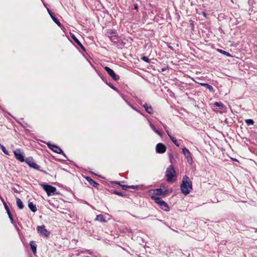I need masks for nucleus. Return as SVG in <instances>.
I'll list each match as a JSON object with an SVG mask.
<instances>
[{
	"label": "nucleus",
	"mask_w": 257,
	"mask_h": 257,
	"mask_svg": "<svg viewBox=\"0 0 257 257\" xmlns=\"http://www.w3.org/2000/svg\"><path fill=\"white\" fill-rule=\"evenodd\" d=\"M180 188L181 192L185 195L189 194L192 190V181L187 176H185L183 178Z\"/></svg>",
	"instance_id": "obj_1"
},
{
	"label": "nucleus",
	"mask_w": 257,
	"mask_h": 257,
	"mask_svg": "<svg viewBox=\"0 0 257 257\" xmlns=\"http://www.w3.org/2000/svg\"><path fill=\"white\" fill-rule=\"evenodd\" d=\"M166 176L168 182H173L175 181L176 178V172L172 165L169 166L167 169Z\"/></svg>",
	"instance_id": "obj_2"
},
{
	"label": "nucleus",
	"mask_w": 257,
	"mask_h": 257,
	"mask_svg": "<svg viewBox=\"0 0 257 257\" xmlns=\"http://www.w3.org/2000/svg\"><path fill=\"white\" fill-rule=\"evenodd\" d=\"M152 198L155 201V203L159 205L162 209L166 211L169 210V207L168 204L160 197L153 196Z\"/></svg>",
	"instance_id": "obj_3"
},
{
	"label": "nucleus",
	"mask_w": 257,
	"mask_h": 257,
	"mask_svg": "<svg viewBox=\"0 0 257 257\" xmlns=\"http://www.w3.org/2000/svg\"><path fill=\"white\" fill-rule=\"evenodd\" d=\"M41 186L43 189L46 192L48 196L55 194L57 190L55 187L46 184H42Z\"/></svg>",
	"instance_id": "obj_4"
},
{
	"label": "nucleus",
	"mask_w": 257,
	"mask_h": 257,
	"mask_svg": "<svg viewBox=\"0 0 257 257\" xmlns=\"http://www.w3.org/2000/svg\"><path fill=\"white\" fill-rule=\"evenodd\" d=\"M16 159L21 162H25L23 151L20 149H17L14 151Z\"/></svg>",
	"instance_id": "obj_5"
},
{
	"label": "nucleus",
	"mask_w": 257,
	"mask_h": 257,
	"mask_svg": "<svg viewBox=\"0 0 257 257\" xmlns=\"http://www.w3.org/2000/svg\"><path fill=\"white\" fill-rule=\"evenodd\" d=\"M25 162L29 166L35 170L41 171L40 169V166L36 163L32 157H29L25 159Z\"/></svg>",
	"instance_id": "obj_6"
},
{
	"label": "nucleus",
	"mask_w": 257,
	"mask_h": 257,
	"mask_svg": "<svg viewBox=\"0 0 257 257\" xmlns=\"http://www.w3.org/2000/svg\"><path fill=\"white\" fill-rule=\"evenodd\" d=\"M48 148L52 150L53 152L60 154H62L64 156H65V154L62 151V149L57 146L55 145L51 144L50 143H48L47 144Z\"/></svg>",
	"instance_id": "obj_7"
},
{
	"label": "nucleus",
	"mask_w": 257,
	"mask_h": 257,
	"mask_svg": "<svg viewBox=\"0 0 257 257\" xmlns=\"http://www.w3.org/2000/svg\"><path fill=\"white\" fill-rule=\"evenodd\" d=\"M182 153L184 154V155L185 156L187 162L190 164H191L193 162L192 158L191 156V154L190 152L189 151L188 149H187L186 148H184L182 149Z\"/></svg>",
	"instance_id": "obj_8"
},
{
	"label": "nucleus",
	"mask_w": 257,
	"mask_h": 257,
	"mask_svg": "<svg viewBox=\"0 0 257 257\" xmlns=\"http://www.w3.org/2000/svg\"><path fill=\"white\" fill-rule=\"evenodd\" d=\"M37 230L43 236L48 237L50 234V232L45 229L44 225L38 226Z\"/></svg>",
	"instance_id": "obj_9"
},
{
	"label": "nucleus",
	"mask_w": 257,
	"mask_h": 257,
	"mask_svg": "<svg viewBox=\"0 0 257 257\" xmlns=\"http://www.w3.org/2000/svg\"><path fill=\"white\" fill-rule=\"evenodd\" d=\"M105 70L109 74V75L114 80H117L119 79V77L115 74L112 69L107 66L104 67Z\"/></svg>",
	"instance_id": "obj_10"
},
{
	"label": "nucleus",
	"mask_w": 257,
	"mask_h": 257,
	"mask_svg": "<svg viewBox=\"0 0 257 257\" xmlns=\"http://www.w3.org/2000/svg\"><path fill=\"white\" fill-rule=\"evenodd\" d=\"M168 191L166 190L165 191H163L161 188H158L154 190H152L151 191V193L152 194V196H154L157 197L156 196L158 195H165L167 193Z\"/></svg>",
	"instance_id": "obj_11"
},
{
	"label": "nucleus",
	"mask_w": 257,
	"mask_h": 257,
	"mask_svg": "<svg viewBox=\"0 0 257 257\" xmlns=\"http://www.w3.org/2000/svg\"><path fill=\"white\" fill-rule=\"evenodd\" d=\"M156 150L158 153L162 154L166 152V147L164 144L159 143L156 145Z\"/></svg>",
	"instance_id": "obj_12"
},
{
	"label": "nucleus",
	"mask_w": 257,
	"mask_h": 257,
	"mask_svg": "<svg viewBox=\"0 0 257 257\" xmlns=\"http://www.w3.org/2000/svg\"><path fill=\"white\" fill-rule=\"evenodd\" d=\"M48 10V12L50 15V16H51V18L52 19V20H53V21L59 27H60L61 26V23H60L59 21L58 20L57 18H56L54 14L52 13V12H51L50 10H49V9L47 10Z\"/></svg>",
	"instance_id": "obj_13"
},
{
	"label": "nucleus",
	"mask_w": 257,
	"mask_h": 257,
	"mask_svg": "<svg viewBox=\"0 0 257 257\" xmlns=\"http://www.w3.org/2000/svg\"><path fill=\"white\" fill-rule=\"evenodd\" d=\"M86 180L90 183V185H91L94 187H97V186L99 185L98 183L95 182L94 180H93L91 178L89 177H86Z\"/></svg>",
	"instance_id": "obj_14"
},
{
	"label": "nucleus",
	"mask_w": 257,
	"mask_h": 257,
	"mask_svg": "<svg viewBox=\"0 0 257 257\" xmlns=\"http://www.w3.org/2000/svg\"><path fill=\"white\" fill-rule=\"evenodd\" d=\"M146 111L149 114H152L153 113V109L151 105H148L147 104L143 105Z\"/></svg>",
	"instance_id": "obj_15"
},
{
	"label": "nucleus",
	"mask_w": 257,
	"mask_h": 257,
	"mask_svg": "<svg viewBox=\"0 0 257 257\" xmlns=\"http://www.w3.org/2000/svg\"><path fill=\"white\" fill-rule=\"evenodd\" d=\"M201 86L205 87L207 89H208L210 92H214V88L211 85H209L207 83H199Z\"/></svg>",
	"instance_id": "obj_16"
},
{
	"label": "nucleus",
	"mask_w": 257,
	"mask_h": 257,
	"mask_svg": "<svg viewBox=\"0 0 257 257\" xmlns=\"http://www.w3.org/2000/svg\"><path fill=\"white\" fill-rule=\"evenodd\" d=\"M95 221H98L101 222H106V220L104 216L101 214L97 215L95 219Z\"/></svg>",
	"instance_id": "obj_17"
},
{
	"label": "nucleus",
	"mask_w": 257,
	"mask_h": 257,
	"mask_svg": "<svg viewBox=\"0 0 257 257\" xmlns=\"http://www.w3.org/2000/svg\"><path fill=\"white\" fill-rule=\"evenodd\" d=\"M115 33L114 31H112L110 33V35L109 36L110 40L114 43H116L117 41V39L115 37L114 35Z\"/></svg>",
	"instance_id": "obj_18"
},
{
	"label": "nucleus",
	"mask_w": 257,
	"mask_h": 257,
	"mask_svg": "<svg viewBox=\"0 0 257 257\" xmlns=\"http://www.w3.org/2000/svg\"><path fill=\"white\" fill-rule=\"evenodd\" d=\"M28 207L30 209V210L33 212H35L37 211L36 206L35 204H34L32 202H29Z\"/></svg>",
	"instance_id": "obj_19"
},
{
	"label": "nucleus",
	"mask_w": 257,
	"mask_h": 257,
	"mask_svg": "<svg viewBox=\"0 0 257 257\" xmlns=\"http://www.w3.org/2000/svg\"><path fill=\"white\" fill-rule=\"evenodd\" d=\"M16 203H17V205L18 207L20 209H23L24 205H23V203L22 201H21V200L20 198H17Z\"/></svg>",
	"instance_id": "obj_20"
},
{
	"label": "nucleus",
	"mask_w": 257,
	"mask_h": 257,
	"mask_svg": "<svg viewBox=\"0 0 257 257\" xmlns=\"http://www.w3.org/2000/svg\"><path fill=\"white\" fill-rule=\"evenodd\" d=\"M32 250L34 253H36L37 251V245L34 241H31L30 243Z\"/></svg>",
	"instance_id": "obj_21"
},
{
	"label": "nucleus",
	"mask_w": 257,
	"mask_h": 257,
	"mask_svg": "<svg viewBox=\"0 0 257 257\" xmlns=\"http://www.w3.org/2000/svg\"><path fill=\"white\" fill-rule=\"evenodd\" d=\"M72 38L73 39V40L78 44L81 48H82L84 51H85V48L84 46L82 45V44L80 42V41L76 38V37L73 35L72 36Z\"/></svg>",
	"instance_id": "obj_22"
},
{
	"label": "nucleus",
	"mask_w": 257,
	"mask_h": 257,
	"mask_svg": "<svg viewBox=\"0 0 257 257\" xmlns=\"http://www.w3.org/2000/svg\"><path fill=\"white\" fill-rule=\"evenodd\" d=\"M170 138L171 140V141L173 142V143L177 147L179 146V144L178 143L177 140L176 139V138L172 136H170Z\"/></svg>",
	"instance_id": "obj_23"
},
{
	"label": "nucleus",
	"mask_w": 257,
	"mask_h": 257,
	"mask_svg": "<svg viewBox=\"0 0 257 257\" xmlns=\"http://www.w3.org/2000/svg\"><path fill=\"white\" fill-rule=\"evenodd\" d=\"M218 51H219L220 53L225 55V56H230V54L226 52V51H225L223 50H221V49H218Z\"/></svg>",
	"instance_id": "obj_24"
},
{
	"label": "nucleus",
	"mask_w": 257,
	"mask_h": 257,
	"mask_svg": "<svg viewBox=\"0 0 257 257\" xmlns=\"http://www.w3.org/2000/svg\"><path fill=\"white\" fill-rule=\"evenodd\" d=\"M245 123L248 125H252L254 123V121L252 119H246L245 120Z\"/></svg>",
	"instance_id": "obj_25"
},
{
	"label": "nucleus",
	"mask_w": 257,
	"mask_h": 257,
	"mask_svg": "<svg viewBox=\"0 0 257 257\" xmlns=\"http://www.w3.org/2000/svg\"><path fill=\"white\" fill-rule=\"evenodd\" d=\"M0 147H1V148L2 149V150L3 151V152L6 155H9V153H8V151L7 150V149H6V148L2 145H1L0 144Z\"/></svg>",
	"instance_id": "obj_26"
},
{
	"label": "nucleus",
	"mask_w": 257,
	"mask_h": 257,
	"mask_svg": "<svg viewBox=\"0 0 257 257\" xmlns=\"http://www.w3.org/2000/svg\"><path fill=\"white\" fill-rule=\"evenodd\" d=\"M1 199L2 201L3 202V204L4 205L5 209L6 210L7 212H8V211H10V209H9V207L8 206V205L6 204V203L5 202H4V201L3 200V199L1 197Z\"/></svg>",
	"instance_id": "obj_27"
},
{
	"label": "nucleus",
	"mask_w": 257,
	"mask_h": 257,
	"mask_svg": "<svg viewBox=\"0 0 257 257\" xmlns=\"http://www.w3.org/2000/svg\"><path fill=\"white\" fill-rule=\"evenodd\" d=\"M7 213H8V215H9V217L10 218V220H11V222H12V223H13L14 220H13V217H12V214H11V212H10V211H8V212H7Z\"/></svg>",
	"instance_id": "obj_28"
},
{
	"label": "nucleus",
	"mask_w": 257,
	"mask_h": 257,
	"mask_svg": "<svg viewBox=\"0 0 257 257\" xmlns=\"http://www.w3.org/2000/svg\"><path fill=\"white\" fill-rule=\"evenodd\" d=\"M149 125H150L151 128L155 132L157 130V128L155 127L154 125L149 120Z\"/></svg>",
	"instance_id": "obj_29"
},
{
	"label": "nucleus",
	"mask_w": 257,
	"mask_h": 257,
	"mask_svg": "<svg viewBox=\"0 0 257 257\" xmlns=\"http://www.w3.org/2000/svg\"><path fill=\"white\" fill-rule=\"evenodd\" d=\"M142 59L145 62H148V63H149L150 62V60H149V59L146 57V56H143L142 58Z\"/></svg>",
	"instance_id": "obj_30"
},
{
	"label": "nucleus",
	"mask_w": 257,
	"mask_h": 257,
	"mask_svg": "<svg viewBox=\"0 0 257 257\" xmlns=\"http://www.w3.org/2000/svg\"><path fill=\"white\" fill-rule=\"evenodd\" d=\"M215 105L217 106H218L220 108H222L223 107V104L221 103H220V102H216L215 103H214Z\"/></svg>",
	"instance_id": "obj_31"
},
{
	"label": "nucleus",
	"mask_w": 257,
	"mask_h": 257,
	"mask_svg": "<svg viewBox=\"0 0 257 257\" xmlns=\"http://www.w3.org/2000/svg\"><path fill=\"white\" fill-rule=\"evenodd\" d=\"M114 193L115 194L118 195H119L120 196H123V194L121 192H119V191H114Z\"/></svg>",
	"instance_id": "obj_32"
},
{
	"label": "nucleus",
	"mask_w": 257,
	"mask_h": 257,
	"mask_svg": "<svg viewBox=\"0 0 257 257\" xmlns=\"http://www.w3.org/2000/svg\"><path fill=\"white\" fill-rule=\"evenodd\" d=\"M108 85L113 90H116V88L115 87L112 83H109V84H108Z\"/></svg>",
	"instance_id": "obj_33"
},
{
	"label": "nucleus",
	"mask_w": 257,
	"mask_h": 257,
	"mask_svg": "<svg viewBox=\"0 0 257 257\" xmlns=\"http://www.w3.org/2000/svg\"><path fill=\"white\" fill-rule=\"evenodd\" d=\"M155 132L161 137H162L163 135L162 133L159 130H158L157 129L155 131Z\"/></svg>",
	"instance_id": "obj_34"
},
{
	"label": "nucleus",
	"mask_w": 257,
	"mask_h": 257,
	"mask_svg": "<svg viewBox=\"0 0 257 257\" xmlns=\"http://www.w3.org/2000/svg\"><path fill=\"white\" fill-rule=\"evenodd\" d=\"M120 185L122 186V189H123V190H127L128 188H129V186H128V185Z\"/></svg>",
	"instance_id": "obj_35"
},
{
	"label": "nucleus",
	"mask_w": 257,
	"mask_h": 257,
	"mask_svg": "<svg viewBox=\"0 0 257 257\" xmlns=\"http://www.w3.org/2000/svg\"><path fill=\"white\" fill-rule=\"evenodd\" d=\"M129 188H132V189H138V186H135V185H132V186H129Z\"/></svg>",
	"instance_id": "obj_36"
},
{
	"label": "nucleus",
	"mask_w": 257,
	"mask_h": 257,
	"mask_svg": "<svg viewBox=\"0 0 257 257\" xmlns=\"http://www.w3.org/2000/svg\"><path fill=\"white\" fill-rule=\"evenodd\" d=\"M12 189L15 193H19L18 191L15 188L13 187Z\"/></svg>",
	"instance_id": "obj_37"
},
{
	"label": "nucleus",
	"mask_w": 257,
	"mask_h": 257,
	"mask_svg": "<svg viewBox=\"0 0 257 257\" xmlns=\"http://www.w3.org/2000/svg\"><path fill=\"white\" fill-rule=\"evenodd\" d=\"M166 133H167L168 135L169 136V137H170V136H171V134L169 132V131H168V130H166Z\"/></svg>",
	"instance_id": "obj_38"
},
{
	"label": "nucleus",
	"mask_w": 257,
	"mask_h": 257,
	"mask_svg": "<svg viewBox=\"0 0 257 257\" xmlns=\"http://www.w3.org/2000/svg\"><path fill=\"white\" fill-rule=\"evenodd\" d=\"M129 105H130V106H131L133 109H134V110H137V109H136L135 107H134L132 105H131V104H129Z\"/></svg>",
	"instance_id": "obj_39"
},
{
	"label": "nucleus",
	"mask_w": 257,
	"mask_h": 257,
	"mask_svg": "<svg viewBox=\"0 0 257 257\" xmlns=\"http://www.w3.org/2000/svg\"><path fill=\"white\" fill-rule=\"evenodd\" d=\"M135 9L137 10H138V6L137 5H135Z\"/></svg>",
	"instance_id": "obj_40"
},
{
	"label": "nucleus",
	"mask_w": 257,
	"mask_h": 257,
	"mask_svg": "<svg viewBox=\"0 0 257 257\" xmlns=\"http://www.w3.org/2000/svg\"><path fill=\"white\" fill-rule=\"evenodd\" d=\"M164 127L165 130H168L167 127L166 125H164Z\"/></svg>",
	"instance_id": "obj_41"
},
{
	"label": "nucleus",
	"mask_w": 257,
	"mask_h": 257,
	"mask_svg": "<svg viewBox=\"0 0 257 257\" xmlns=\"http://www.w3.org/2000/svg\"><path fill=\"white\" fill-rule=\"evenodd\" d=\"M168 47L170 48V49H172V47L171 46H168Z\"/></svg>",
	"instance_id": "obj_42"
},
{
	"label": "nucleus",
	"mask_w": 257,
	"mask_h": 257,
	"mask_svg": "<svg viewBox=\"0 0 257 257\" xmlns=\"http://www.w3.org/2000/svg\"><path fill=\"white\" fill-rule=\"evenodd\" d=\"M87 252L89 253V254H91V252L89 251V250H88Z\"/></svg>",
	"instance_id": "obj_43"
},
{
	"label": "nucleus",
	"mask_w": 257,
	"mask_h": 257,
	"mask_svg": "<svg viewBox=\"0 0 257 257\" xmlns=\"http://www.w3.org/2000/svg\"><path fill=\"white\" fill-rule=\"evenodd\" d=\"M136 111H138V112H140L139 111V110H138V109H137V110H136Z\"/></svg>",
	"instance_id": "obj_44"
},
{
	"label": "nucleus",
	"mask_w": 257,
	"mask_h": 257,
	"mask_svg": "<svg viewBox=\"0 0 257 257\" xmlns=\"http://www.w3.org/2000/svg\"><path fill=\"white\" fill-rule=\"evenodd\" d=\"M116 184H119V182L116 183Z\"/></svg>",
	"instance_id": "obj_45"
}]
</instances>
